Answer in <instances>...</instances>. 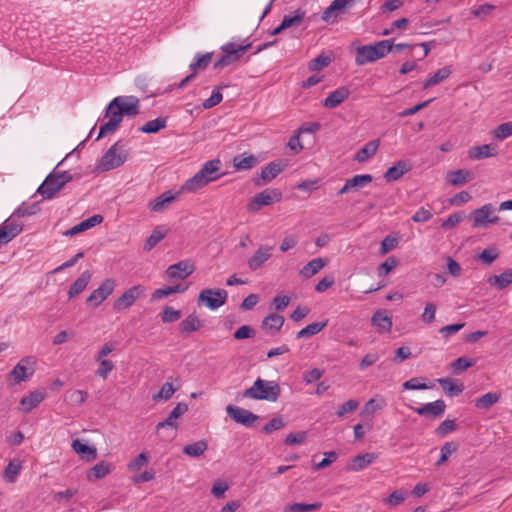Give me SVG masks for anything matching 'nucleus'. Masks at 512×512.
Segmentation results:
<instances>
[{
    "label": "nucleus",
    "mask_w": 512,
    "mask_h": 512,
    "mask_svg": "<svg viewBox=\"0 0 512 512\" xmlns=\"http://www.w3.org/2000/svg\"><path fill=\"white\" fill-rule=\"evenodd\" d=\"M139 99L135 96L115 97L106 107L105 116L109 120L101 125L97 140L117 130L124 116L139 114Z\"/></svg>",
    "instance_id": "f257e3e1"
},
{
    "label": "nucleus",
    "mask_w": 512,
    "mask_h": 512,
    "mask_svg": "<svg viewBox=\"0 0 512 512\" xmlns=\"http://www.w3.org/2000/svg\"><path fill=\"white\" fill-rule=\"evenodd\" d=\"M393 50V40H381L374 44L359 46L355 53V63L359 66L384 58Z\"/></svg>",
    "instance_id": "f03ea898"
},
{
    "label": "nucleus",
    "mask_w": 512,
    "mask_h": 512,
    "mask_svg": "<svg viewBox=\"0 0 512 512\" xmlns=\"http://www.w3.org/2000/svg\"><path fill=\"white\" fill-rule=\"evenodd\" d=\"M281 394V388L275 381H266L258 378L254 384L246 389L241 396L253 400H266L276 402Z\"/></svg>",
    "instance_id": "7ed1b4c3"
},
{
    "label": "nucleus",
    "mask_w": 512,
    "mask_h": 512,
    "mask_svg": "<svg viewBox=\"0 0 512 512\" xmlns=\"http://www.w3.org/2000/svg\"><path fill=\"white\" fill-rule=\"evenodd\" d=\"M187 411L188 405L180 402L172 409L164 421L156 425V433L162 441L170 442L176 437L179 427L177 420Z\"/></svg>",
    "instance_id": "20e7f679"
},
{
    "label": "nucleus",
    "mask_w": 512,
    "mask_h": 512,
    "mask_svg": "<svg viewBox=\"0 0 512 512\" xmlns=\"http://www.w3.org/2000/svg\"><path fill=\"white\" fill-rule=\"evenodd\" d=\"M251 43L245 45H238L229 42L221 47L224 55L214 63V69H222L229 66L238 60L250 49Z\"/></svg>",
    "instance_id": "39448f33"
},
{
    "label": "nucleus",
    "mask_w": 512,
    "mask_h": 512,
    "mask_svg": "<svg viewBox=\"0 0 512 512\" xmlns=\"http://www.w3.org/2000/svg\"><path fill=\"white\" fill-rule=\"evenodd\" d=\"M126 160L127 151L119 143H115L102 156L98 167L101 171H110L121 166Z\"/></svg>",
    "instance_id": "423d86ee"
},
{
    "label": "nucleus",
    "mask_w": 512,
    "mask_h": 512,
    "mask_svg": "<svg viewBox=\"0 0 512 512\" xmlns=\"http://www.w3.org/2000/svg\"><path fill=\"white\" fill-rule=\"evenodd\" d=\"M282 199V192L279 189H265L256 194L247 205L249 212H257L263 206H269Z\"/></svg>",
    "instance_id": "0eeeda50"
},
{
    "label": "nucleus",
    "mask_w": 512,
    "mask_h": 512,
    "mask_svg": "<svg viewBox=\"0 0 512 512\" xmlns=\"http://www.w3.org/2000/svg\"><path fill=\"white\" fill-rule=\"evenodd\" d=\"M470 218L475 228H483L488 224L497 223L499 221V217L495 215V208L492 204H485L474 210L470 214Z\"/></svg>",
    "instance_id": "6e6552de"
},
{
    "label": "nucleus",
    "mask_w": 512,
    "mask_h": 512,
    "mask_svg": "<svg viewBox=\"0 0 512 512\" xmlns=\"http://www.w3.org/2000/svg\"><path fill=\"white\" fill-rule=\"evenodd\" d=\"M227 296L228 293L224 289H204L200 292L198 301L215 310L225 304Z\"/></svg>",
    "instance_id": "1a4fd4ad"
},
{
    "label": "nucleus",
    "mask_w": 512,
    "mask_h": 512,
    "mask_svg": "<svg viewBox=\"0 0 512 512\" xmlns=\"http://www.w3.org/2000/svg\"><path fill=\"white\" fill-rule=\"evenodd\" d=\"M145 292V288L142 285H135L127 289L120 297H118L113 303V309L115 311H122L130 306L140 298Z\"/></svg>",
    "instance_id": "9d476101"
},
{
    "label": "nucleus",
    "mask_w": 512,
    "mask_h": 512,
    "mask_svg": "<svg viewBox=\"0 0 512 512\" xmlns=\"http://www.w3.org/2000/svg\"><path fill=\"white\" fill-rule=\"evenodd\" d=\"M286 167L282 160L272 161L262 168L259 179H255L254 184L258 187L263 186L275 179Z\"/></svg>",
    "instance_id": "9b49d317"
},
{
    "label": "nucleus",
    "mask_w": 512,
    "mask_h": 512,
    "mask_svg": "<svg viewBox=\"0 0 512 512\" xmlns=\"http://www.w3.org/2000/svg\"><path fill=\"white\" fill-rule=\"evenodd\" d=\"M34 365L35 359L33 357H25L16 364L10 372V376L14 379V382L18 384L34 373Z\"/></svg>",
    "instance_id": "f8f14e48"
},
{
    "label": "nucleus",
    "mask_w": 512,
    "mask_h": 512,
    "mask_svg": "<svg viewBox=\"0 0 512 512\" xmlns=\"http://www.w3.org/2000/svg\"><path fill=\"white\" fill-rule=\"evenodd\" d=\"M226 412L235 422L247 427L253 426L258 419L251 411L234 405H228Z\"/></svg>",
    "instance_id": "ddd939ff"
},
{
    "label": "nucleus",
    "mask_w": 512,
    "mask_h": 512,
    "mask_svg": "<svg viewBox=\"0 0 512 512\" xmlns=\"http://www.w3.org/2000/svg\"><path fill=\"white\" fill-rule=\"evenodd\" d=\"M115 288V281L111 278L106 279L103 283L94 290L86 302L94 307L99 306L109 295L112 294Z\"/></svg>",
    "instance_id": "4468645a"
},
{
    "label": "nucleus",
    "mask_w": 512,
    "mask_h": 512,
    "mask_svg": "<svg viewBox=\"0 0 512 512\" xmlns=\"http://www.w3.org/2000/svg\"><path fill=\"white\" fill-rule=\"evenodd\" d=\"M273 247L268 245H261L248 259L247 266L251 271L260 269L266 261L272 257Z\"/></svg>",
    "instance_id": "2eb2a0df"
},
{
    "label": "nucleus",
    "mask_w": 512,
    "mask_h": 512,
    "mask_svg": "<svg viewBox=\"0 0 512 512\" xmlns=\"http://www.w3.org/2000/svg\"><path fill=\"white\" fill-rule=\"evenodd\" d=\"M195 270V267L189 261H180L170 265L166 270V275L170 280L186 279Z\"/></svg>",
    "instance_id": "dca6fc26"
},
{
    "label": "nucleus",
    "mask_w": 512,
    "mask_h": 512,
    "mask_svg": "<svg viewBox=\"0 0 512 512\" xmlns=\"http://www.w3.org/2000/svg\"><path fill=\"white\" fill-rule=\"evenodd\" d=\"M63 188V185L58 181L54 173L49 174L44 182L40 185L37 192L46 199H51L58 191Z\"/></svg>",
    "instance_id": "f3484780"
},
{
    "label": "nucleus",
    "mask_w": 512,
    "mask_h": 512,
    "mask_svg": "<svg viewBox=\"0 0 512 512\" xmlns=\"http://www.w3.org/2000/svg\"><path fill=\"white\" fill-rule=\"evenodd\" d=\"M370 174L355 175L354 177L347 179L344 186L338 191V195H343L352 191H358L366 184L372 181Z\"/></svg>",
    "instance_id": "a211bd4d"
},
{
    "label": "nucleus",
    "mask_w": 512,
    "mask_h": 512,
    "mask_svg": "<svg viewBox=\"0 0 512 512\" xmlns=\"http://www.w3.org/2000/svg\"><path fill=\"white\" fill-rule=\"evenodd\" d=\"M446 409V404L443 400L439 399L434 402L426 403L421 407L414 408V411L420 416H432L434 418L441 417Z\"/></svg>",
    "instance_id": "6ab92c4d"
},
{
    "label": "nucleus",
    "mask_w": 512,
    "mask_h": 512,
    "mask_svg": "<svg viewBox=\"0 0 512 512\" xmlns=\"http://www.w3.org/2000/svg\"><path fill=\"white\" fill-rule=\"evenodd\" d=\"M46 397L44 390H36L30 392L27 396L20 400L19 410L24 413H29L33 408H36Z\"/></svg>",
    "instance_id": "aec40b11"
},
{
    "label": "nucleus",
    "mask_w": 512,
    "mask_h": 512,
    "mask_svg": "<svg viewBox=\"0 0 512 512\" xmlns=\"http://www.w3.org/2000/svg\"><path fill=\"white\" fill-rule=\"evenodd\" d=\"M349 90L346 87H340L331 92L323 101L325 108L334 109L349 97Z\"/></svg>",
    "instance_id": "412c9836"
},
{
    "label": "nucleus",
    "mask_w": 512,
    "mask_h": 512,
    "mask_svg": "<svg viewBox=\"0 0 512 512\" xmlns=\"http://www.w3.org/2000/svg\"><path fill=\"white\" fill-rule=\"evenodd\" d=\"M328 264V259L326 258H314L309 261L303 268L300 270L299 274L305 278L309 279L316 275L320 270H322Z\"/></svg>",
    "instance_id": "4be33fe9"
},
{
    "label": "nucleus",
    "mask_w": 512,
    "mask_h": 512,
    "mask_svg": "<svg viewBox=\"0 0 512 512\" xmlns=\"http://www.w3.org/2000/svg\"><path fill=\"white\" fill-rule=\"evenodd\" d=\"M372 325L375 326L379 333H390L392 329L391 317L386 311L379 310L374 313L371 318Z\"/></svg>",
    "instance_id": "5701e85b"
},
{
    "label": "nucleus",
    "mask_w": 512,
    "mask_h": 512,
    "mask_svg": "<svg viewBox=\"0 0 512 512\" xmlns=\"http://www.w3.org/2000/svg\"><path fill=\"white\" fill-rule=\"evenodd\" d=\"M102 221H103V216H101L99 214L93 215L92 217L80 222L79 224H77V225L73 226L72 228H70L69 230H67L64 233V235L74 236L77 233L88 230V229L94 227L95 225L102 223Z\"/></svg>",
    "instance_id": "b1692460"
},
{
    "label": "nucleus",
    "mask_w": 512,
    "mask_h": 512,
    "mask_svg": "<svg viewBox=\"0 0 512 512\" xmlns=\"http://www.w3.org/2000/svg\"><path fill=\"white\" fill-rule=\"evenodd\" d=\"M221 162L218 159L210 160L204 163L198 173L202 174L207 179L208 183L217 180L220 175L217 172L220 170Z\"/></svg>",
    "instance_id": "393cba45"
},
{
    "label": "nucleus",
    "mask_w": 512,
    "mask_h": 512,
    "mask_svg": "<svg viewBox=\"0 0 512 512\" xmlns=\"http://www.w3.org/2000/svg\"><path fill=\"white\" fill-rule=\"evenodd\" d=\"M437 381L441 385L445 394L449 397L457 396L464 390L463 384L459 383L458 380H453L451 378H439Z\"/></svg>",
    "instance_id": "a878e982"
},
{
    "label": "nucleus",
    "mask_w": 512,
    "mask_h": 512,
    "mask_svg": "<svg viewBox=\"0 0 512 512\" xmlns=\"http://www.w3.org/2000/svg\"><path fill=\"white\" fill-rule=\"evenodd\" d=\"M489 285L496 287L498 290H503L512 284V269H507L500 275H492L487 279Z\"/></svg>",
    "instance_id": "bb28decb"
},
{
    "label": "nucleus",
    "mask_w": 512,
    "mask_h": 512,
    "mask_svg": "<svg viewBox=\"0 0 512 512\" xmlns=\"http://www.w3.org/2000/svg\"><path fill=\"white\" fill-rule=\"evenodd\" d=\"M410 169V165H408L405 161L400 160L385 172L384 178L387 182L396 181Z\"/></svg>",
    "instance_id": "cd10ccee"
},
{
    "label": "nucleus",
    "mask_w": 512,
    "mask_h": 512,
    "mask_svg": "<svg viewBox=\"0 0 512 512\" xmlns=\"http://www.w3.org/2000/svg\"><path fill=\"white\" fill-rule=\"evenodd\" d=\"M257 163H258L257 158L252 154L246 155L244 153V154L237 155L233 158V167L237 171L250 170L254 166H256Z\"/></svg>",
    "instance_id": "c85d7f7f"
},
{
    "label": "nucleus",
    "mask_w": 512,
    "mask_h": 512,
    "mask_svg": "<svg viewBox=\"0 0 512 512\" xmlns=\"http://www.w3.org/2000/svg\"><path fill=\"white\" fill-rule=\"evenodd\" d=\"M497 154L496 149L491 144H485L481 146H474L469 149L468 155L471 159L480 160L488 157L495 156Z\"/></svg>",
    "instance_id": "c756f323"
},
{
    "label": "nucleus",
    "mask_w": 512,
    "mask_h": 512,
    "mask_svg": "<svg viewBox=\"0 0 512 512\" xmlns=\"http://www.w3.org/2000/svg\"><path fill=\"white\" fill-rule=\"evenodd\" d=\"M92 277L89 270L84 271L81 276L70 286L68 291L69 298L79 295L88 285Z\"/></svg>",
    "instance_id": "7c9ffc66"
},
{
    "label": "nucleus",
    "mask_w": 512,
    "mask_h": 512,
    "mask_svg": "<svg viewBox=\"0 0 512 512\" xmlns=\"http://www.w3.org/2000/svg\"><path fill=\"white\" fill-rule=\"evenodd\" d=\"M379 147V140L369 141L363 148L357 151L355 155V160L359 163H364L368 161L372 156H374Z\"/></svg>",
    "instance_id": "2f4dec72"
},
{
    "label": "nucleus",
    "mask_w": 512,
    "mask_h": 512,
    "mask_svg": "<svg viewBox=\"0 0 512 512\" xmlns=\"http://www.w3.org/2000/svg\"><path fill=\"white\" fill-rule=\"evenodd\" d=\"M452 73L451 66H445L438 69L431 77H429L426 82L423 84L424 89H428L432 86H435L444 80H446Z\"/></svg>",
    "instance_id": "473e14b6"
},
{
    "label": "nucleus",
    "mask_w": 512,
    "mask_h": 512,
    "mask_svg": "<svg viewBox=\"0 0 512 512\" xmlns=\"http://www.w3.org/2000/svg\"><path fill=\"white\" fill-rule=\"evenodd\" d=\"M168 233V229L164 227H156L151 235L147 238V240L144 243L143 250L144 251H151L162 239L165 238V236Z\"/></svg>",
    "instance_id": "72a5a7b5"
},
{
    "label": "nucleus",
    "mask_w": 512,
    "mask_h": 512,
    "mask_svg": "<svg viewBox=\"0 0 512 512\" xmlns=\"http://www.w3.org/2000/svg\"><path fill=\"white\" fill-rule=\"evenodd\" d=\"M175 200V196L171 192H164L156 199L150 202L149 207L151 211L161 212L163 211L171 202Z\"/></svg>",
    "instance_id": "f704fd0d"
},
{
    "label": "nucleus",
    "mask_w": 512,
    "mask_h": 512,
    "mask_svg": "<svg viewBox=\"0 0 512 512\" xmlns=\"http://www.w3.org/2000/svg\"><path fill=\"white\" fill-rule=\"evenodd\" d=\"M377 459L376 453H364L357 455L352 459L351 469L354 471H360L372 464Z\"/></svg>",
    "instance_id": "c9c22d12"
},
{
    "label": "nucleus",
    "mask_w": 512,
    "mask_h": 512,
    "mask_svg": "<svg viewBox=\"0 0 512 512\" xmlns=\"http://www.w3.org/2000/svg\"><path fill=\"white\" fill-rule=\"evenodd\" d=\"M72 448L77 453L86 458L87 461L95 460L97 457V451L94 447H90L87 444H83L79 439L72 442Z\"/></svg>",
    "instance_id": "e433bc0d"
},
{
    "label": "nucleus",
    "mask_w": 512,
    "mask_h": 512,
    "mask_svg": "<svg viewBox=\"0 0 512 512\" xmlns=\"http://www.w3.org/2000/svg\"><path fill=\"white\" fill-rule=\"evenodd\" d=\"M473 179V174L468 170L458 169L448 174V182L453 186H459Z\"/></svg>",
    "instance_id": "4c0bfd02"
},
{
    "label": "nucleus",
    "mask_w": 512,
    "mask_h": 512,
    "mask_svg": "<svg viewBox=\"0 0 512 512\" xmlns=\"http://www.w3.org/2000/svg\"><path fill=\"white\" fill-rule=\"evenodd\" d=\"M202 327L200 319L195 314L188 315L180 324L179 329L182 333L190 334Z\"/></svg>",
    "instance_id": "58836bf2"
},
{
    "label": "nucleus",
    "mask_w": 512,
    "mask_h": 512,
    "mask_svg": "<svg viewBox=\"0 0 512 512\" xmlns=\"http://www.w3.org/2000/svg\"><path fill=\"white\" fill-rule=\"evenodd\" d=\"M113 469L112 464L106 463L104 461L93 466L87 473L88 480L93 479H102L106 475H108Z\"/></svg>",
    "instance_id": "ea45409f"
},
{
    "label": "nucleus",
    "mask_w": 512,
    "mask_h": 512,
    "mask_svg": "<svg viewBox=\"0 0 512 512\" xmlns=\"http://www.w3.org/2000/svg\"><path fill=\"white\" fill-rule=\"evenodd\" d=\"M284 324V317L278 314H270L262 321V328L267 331L277 332Z\"/></svg>",
    "instance_id": "a19ab883"
},
{
    "label": "nucleus",
    "mask_w": 512,
    "mask_h": 512,
    "mask_svg": "<svg viewBox=\"0 0 512 512\" xmlns=\"http://www.w3.org/2000/svg\"><path fill=\"white\" fill-rule=\"evenodd\" d=\"M355 0H333L332 3L324 10L322 19L328 21L332 14L344 8L351 7Z\"/></svg>",
    "instance_id": "79ce46f5"
},
{
    "label": "nucleus",
    "mask_w": 512,
    "mask_h": 512,
    "mask_svg": "<svg viewBox=\"0 0 512 512\" xmlns=\"http://www.w3.org/2000/svg\"><path fill=\"white\" fill-rule=\"evenodd\" d=\"M208 449L206 440H199L195 443L185 445L182 452L190 457H199Z\"/></svg>",
    "instance_id": "37998d69"
},
{
    "label": "nucleus",
    "mask_w": 512,
    "mask_h": 512,
    "mask_svg": "<svg viewBox=\"0 0 512 512\" xmlns=\"http://www.w3.org/2000/svg\"><path fill=\"white\" fill-rule=\"evenodd\" d=\"M207 184V179L204 178L202 174L197 172L193 177H191L184 183L182 189L186 192H195L203 188Z\"/></svg>",
    "instance_id": "c03bdc74"
},
{
    "label": "nucleus",
    "mask_w": 512,
    "mask_h": 512,
    "mask_svg": "<svg viewBox=\"0 0 512 512\" xmlns=\"http://www.w3.org/2000/svg\"><path fill=\"white\" fill-rule=\"evenodd\" d=\"M328 324V320L323 322H315L307 325L297 333V338H308L321 332Z\"/></svg>",
    "instance_id": "a18cd8bd"
},
{
    "label": "nucleus",
    "mask_w": 512,
    "mask_h": 512,
    "mask_svg": "<svg viewBox=\"0 0 512 512\" xmlns=\"http://www.w3.org/2000/svg\"><path fill=\"white\" fill-rule=\"evenodd\" d=\"M322 507L321 502H315L312 504L306 503H293L285 506L284 512H310L317 511Z\"/></svg>",
    "instance_id": "49530a36"
},
{
    "label": "nucleus",
    "mask_w": 512,
    "mask_h": 512,
    "mask_svg": "<svg viewBox=\"0 0 512 512\" xmlns=\"http://www.w3.org/2000/svg\"><path fill=\"white\" fill-rule=\"evenodd\" d=\"M166 123V118L159 117L145 123L139 128V131L143 133H157L166 127Z\"/></svg>",
    "instance_id": "de8ad7c7"
},
{
    "label": "nucleus",
    "mask_w": 512,
    "mask_h": 512,
    "mask_svg": "<svg viewBox=\"0 0 512 512\" xmlns=\"http://www.w3.org/2000/svg\"><path fill=\"white\" fill-rule=\"evenodd\" d=\"M21 468H22V466L19 461L12 460L6 466V468L4 470L3 477L9 483H13L16 480L18 474L20 473Z\"/></svg>",
    "instance_id": "09e8293b"
},
{
    "label": "nucleus",
    "mask_w": 512,
    "mask_h": 512,
    "mask_svg": "<svg viewBox=\"0 0 512 512\" xmlns=\"http://www.w3.org/2000/svg\"><path fill=\"white\" fill-rule=\"evenodd\" d=\"M386 406V402L383 398H371L364 405L361 414L362 415H372L377 410H381Z\"/></svg>",
    "instance_id": "8fccbe9b"
},
{
    "label": "nucleus",
    "mask_w": 512,
    "mask_h": 512,
    "mask_svg": "<svg viewBox=\"0 0 512 512\" xmlns=\"http://www.w3.org/2000/svg\"><path fill=\"white\" fill-rule=\"evenodd\" d=\"M499 400V395L496 393H486L476 399L475 406L480 409H488Z\"/></svg>",
    "instance_id": "3c124183"
},
{
    "label": "nucleus",
    "mask_w": 512,
    "mask_h": 512,
    "mask_svg": "<svg viewBox=\"0 0 512 512\" xmlns=\"http://www.w3.org/2000/svg\"><path fill=\"white\" fill-rule=\"evenodd\" d=\"M178 390V388H175L172 383L166 382L162 385L160 391L153 395V400H169L173 394Z\"/></svg>",
    "instance_id": "603ef678"
},
{
    "label": "nucleus",
    "mask_w": 512,
    "mask_h": 512,
    "mask_svg": "<svg viewBox=\"0 0 512 512\" xmlns=\"http://www.w3.org/2000/svg\"><path fill=\"white\" fill-rule=\"evenodd\" d=\"M212 53L199 54L195 60L190 64V69L193 71L204 70L211 62Z\"/></svg>",
    "instance_id": "864d4df0"
},
{
    "label": "nucleus",
    "mask_w": 512,
    "mask_h": 512,
    "mask_svg": "<svg viewBox=\"0 0 512 512\" xmlns=\"http://www.w3.org/2000/svg\"><path fill=\"white\" fill-rule=\"evenodd\" d=\"M96 362L99 363V366L96 370V375L103 380L107 379L108 375L111 373V371L114 369V363L111 360L102 359V360H96Z\"/></svg>",
    "instance_id": "5fc2aeb1"
},
{
    "label": "nucleus",
    "mask_w": 512,
    "mask_h": 512,
    "mask_svg": "<svg viewBox=\"0 0 512 512\" xmlns=\"http://www.w3.org/2000/svg\"><path fill=\"white\" fill-rule=\"evenodd\" d=\"M0 230H5L7 240L10 242L14 237L21 233L22 226L18 223L5 221L4 224L0 226Z\"/></svg>",
    "instance_id": "6e6d98bb"
},
{
    "label": "nucleus",
    "mask_w": 512,
    "mask_h": 512,
    "mask_svg": "<svg viewBox=\"0 0 512 512\" xmlns=\"http://www.w3.org/2000/svg\"><path fill=\"white\" fill-rule=\"evenodd\" d=\"M494 138L504 140L512 135V121L497 126L493 131Z\"/></svg>",
    "instance_id": "4d7b16f0"
},
{
    "label": "nucleus",
    "mask_w": 512,
    "mask_h": 512,
    "mask_svg": "<svg viewBox=\"0 0 512 512\" xmlns=\"http://www.w3.org/2000/svg\"><path fill=\"white\" fill-rule=\"evenodd\" d=\"M180 318L181 312L179 310H175L173 307L170 306L165 307L161 313V320L164 323L175 322Z\"/></svg>",
    "instance_id": "13d9d810"
},
{
    "label": "nucleus",
    "mask_w": 512,
    "mask_h": 512,
    "mask_svg": "<svg viewBox=\"0 0 512 512\" xmlns=\"http://www.w3.org/2000/svg\"><path fill=\"white\" fill-rule=\"evenodd\" d=\"M456 449L457 446L453 442L445 443L441 447V456L436 462V465L441 466L442 464H444L448 460L449 456L456 451Z\"/></svg>",
    "instance_id": "bf43d9fd"
},
{
    "label": "nucleus",
    "mask_w": 512,
    "mask_h": 512,
    "mask_svg": "<svg viewBox=\"0 0 512 512\" xmlns=\"http://www.w3.org/2000/svg\"><path fill=\"white\" fill-rule=\"evenodd\" d=\"M398 260L394 256L388 257L380 266L378 267V274L386 275L390 273L393 269H395L398 266Z\"/></svg>",
    "instance_id": "052dcab7"
},
{
    "label": "nucleus",
    "mask_w": 512,
    "mask_h": 512,
    "mask_svg": "<svg viewBox=\"0 0 512 512\" xmlns=\"http://www.w3.org/2000/svg\"><path fill=\"white\" fill-rule=\"evenodd\" d=\"M437 306L433 302H427L424 311L421 315V320L424 323H432L435 320Z\"/></svg>",
    "instance_id": "680f3d73"
},
{
    "label": "nucleus",
    "mask_w": 512,
    "mask_h": 512,
    "mask_svg": "<svg viewBox=\"0 0 512 512\" xmlns=\"http://www.w3.org/2000/svg\"><path fill=\"white\" fill-rule=\"evenodd\" d=\"M330 62L331 59L328 56L319 55L309 62L308 67L311 71H318L324 67H327L330 64Z\"/></svg>",
    "instance_id": "e2e57ef3"
},
{
    "label": "nucleus",
    "mask_w": 512,
    "mask_h": 512,
    "mask_svg": "<svg viewBox=\"0 0 512 512\" xmlns=\"http://www.w3.org/2000/svg\"><path fill=\"white\" fill-rule=\"evenodd\" d=\"M498 251L495 248H486L479 255L478 259L486 265H491L498 258Z\"/></svg>",
    "instance_id": "0e129e2a"
},
{
    "label": "nucleus",
    "mask_w": 512,
    "mask_h": 512,
    "mask_svg": "<svg viewBox=\"0 0 512 512\" xmlns=\"http://www.w3.org/2000/svg\"><path fill=\"white\" fill-rule=\"evenodd\" d=\"M474 364L473 360L466 357H459L451 363L455 373L459 374Z\"/></svg>",
    "instance_id": "69168bd1"
},
{
    "label": "nucleus",
    "mask_w": 512,
    "mask_h": 512,
    "mask_svg": "<svg viewBox=\"0 0 512 512\" xmlns=\"http://www.w3.org/2000/svg\"><path fill=\"white\" fill-rule=\"evenodd\" d=\"M397 245H398L397 238L391 237V236H386L381 242L379 253L381 255H385L388 252L394 250L397 247Z\"/></svg>",
    "instance_id": "338daca9"
},
{
    "label": "nucleus",
    "mask_w": 512,
    "mask_h": 512,
    "mask_svg": "<svg viewBox=\"0 0 512 512\" xmlns=\"http://www.w3.org/2000/svg\"><path fill=\"white\" fill-rule=\"evenodd\" d=\"M457 425L454 420L446 419L437 428L436 433L445 436L456 429Z\"/></svg>",
    "instance_id": "774afa93"
}]
</instances>
